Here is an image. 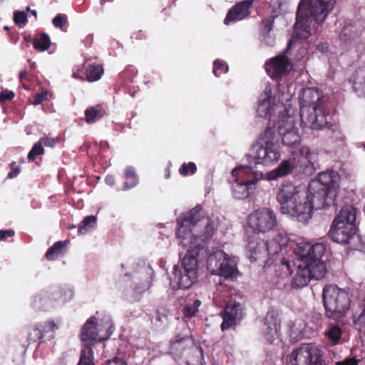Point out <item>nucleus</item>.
Returning <instances> with one entry per match:
<instances>
[{"instance_id": "nucleus-1", "label": "nucleus", "mask_w": 365, "mask_h": 365, "mask_svg": "<svg viewBox=\"0 0 365 365\" xmlns=\"http://www.w3.org/2000/svg\"><path fill=\"white\" fill-rule=\"evenodd\" d=\"M326 251L323 243L314 245L307 242L297 244L295 250L299 256L297 262V272L292 285L294 288H302L308 284L312 279H321L327 273V265L322 257Z\"/></svg>"}, {"instance_id": "nucleus-2", "label": "nucleus", "mask_w": 365, "mask_h": 365, "mask_svg": "<svg viewBox=\"0 0 365 365\" xmlns=\"http://www.w3.org/2000/svg\"><path fill=\"white\" fill-rule=\"evenodd\" d=\"M177 223L178 245L183 247L197 243H200L204 247L203 243L212 237L217 227L215 221L205 216L200 206L190 210L183 220L178 219Z\"/></svg>"}, {"instance_id": "nucleus-3", "label": "nucleus", "mask_w": 365, "mask_h": 365, "mask_svg": "<svg viewBox=\"0 0 365 365\" xmlns=\"http://www.w3.org/2000/svg\"><path fill=\"white\" fill-rule=\"evenodd\" d=\"M334 4L335 0H302L297 11L293 37L306 39L317 34Z\"/></svg>"}, {"instance_id": "nucleus-4", "label": "nucleus", "mask_w": 365, "mask_h": 365, "mask_svg": "<svg viewBox=\"0 0 365 365\" xmlns=\"http://www.w3.org/2000/svg\"><path fill=\"white\" fill-rule=\"evenodd\" d=\"M276 200L283 215L295 217L299 222H306L311 218V206L307 202V193L299 186L284 182L278 188Z\"/></svg>"}, {"instance_id": "nucleus-5", "label": "nucleus", "mask_w": 365, "mask_h": 365, "mask_svg": "<svg viewBox=\"0 0 365 365\" xmlns=\"http://www.w3.org/2000/svg\"><path fill=\"white\" fill-rule=\"evenodd\" d=\"M179 247L180 255L185 252V255L182 259L181 267L175 265L173 267L170 279V286L175 289H185L190 288L197 280L199 257L205 250L200 243L189 245L186 247Z\"/></svg>"}, {"instance_id": "nucleus-6", "label": "nucleus", "mask_w": 365, "mask_h": 365, "mask_svg": "<svg viewBox=\"0 0 365 365\" xmlns=\"http://www.w3.org/2000/svg\"><path fill=\"white\" fill-rule=\"evenodd\" d=\"M302 123L312 130H320L328 125L324 95L318 88L303 89L299 98Z\"/></svg>"}, {"instance_id": "nucleus-7", "label": "nucleus", "mask_w": 365, "mask_h": 365, "mask_svg": "<svg viewBox=\"0 0 365 365\" xmlns=\"http://www.w3.org/2000/svg\"><path fill=\"white\" fill-rule=\"evenodd\" d=\"M325 315L331 319L345 317L351 305L349 289L340 288L336 284H327L322 291Z\"/></svg>"}, {"instance_id": "nucleus-8", "label": "nucleus", "mask_w": 365, "mask_h": 365, "mask_svg": "<svg viewBox=\"0 0 365 365\" xmlns=\"http://www.w3.org/2000/svg\"><path fill=\"white\" fill-rule=\"evenodd\" d=\"M356 210L352 205L343 207L334 220L329 232L333 241L339 244L349 243L356 234Z\"/></svg>"}, {"instance_id": "nucleus-9", "label": "nucleus", "mask_w": 365, "mask_h": 365, "mask_svg": "<svg viewBox=\"0 0 365 365\" xmlns=\"http://www.w3.org/2000/svg\"><path fill=\"white\" fill-rule=\"evenodd\" d=\"M289 238L280 232L274 233L272 239L264 241L257 237L251 238L247 246V252L252 261L264 260L268 256H274L287 246Z\"/></svg>"}, {"instance_id": "nucleus-10", "label": "nucleus", "mask_w": 365, "mask_h": 365, "mask_svg": "<svg viewBox=\"0 0 365 365\" xmlns=\"http://www.w3.org/2000/svg\"><path fill=\"white\" fill-rule=\"evenodd\" d=\"M256 163L271 165L279 160L281 156L280 146L275 138L274 128L267 127L261 134L259 141L254 145Z\"/></svg>"}, {"instance_id": "nucleus-11", "label": "nucleus", "mask_w": 365, "mask_h": 365, "mask_svg": "<svg viewBox=\"0 0 365 365\" xmlns=\"http://www.w3.org/2000/svg\"><path fill=\"white\" fill-rule=\"evenodd\" d=\"M264 179L262 172L253 171L250 166L240 165L232 171L231 189L236 199H245L250 195L252 187Z\"/></svg>"}, {"instance_id": "nucleus-12", "label": "nucleus", "mask_w": 365, "mask_h": 365, "mask_svg": "<svg viewBox=\"0 0 365 365\" xmlns=\"http://www.w3.org/2000/svg\"><path fill=\"white\" fill-rule=\"evenodd\" d=\"M113 329L109 315H106L103 318H90L84 324L81 332V339L86 342L84 348L88 346L92 349V342L106 340L113 334Z\"/></svg>"}, {"instance_id": "nucleus-13", "label": "nucleus", "mask_w": 365, "mask_h": 365, "mask_svg": "<svg viewBox=\"0 0 365 365\" xmlns=\"http://www.w3.org/2000/svg\"><path fill=\"white\" fill-rule=\"evenodd\" d=\"M207 269L212 274L224 277L226 279L236 277V263L222 250H217L209 255L207 259Z\"/></svg>"}, {"instance_id": "nucleus-14", "label": "nucleus", "mask_w": 365, "mask_h": 365, "mask_svg": "<svg viewBox=\"0 0 365 365\" xmlns=\"http://www.w3.org/2000/svg\"><path fill=\"white\" fill-rule=\"evenodd\" d=\"M73 295V291L71 287L68 286L58 287L36 296L34 299L33 306L36 309L47 311L64 304L70 300Z\"/></svg>"}, {"instance_id": "nucleus-15", "label": "nucleus", "mask_w": 365, "mask_h": 365, "mask_svg": "<svg viewBox=\"0 0 365 365\" xmlns=\"http://www.w3.org/2000/svg\"><path fill=\"white\" fill-rule=\"evenodd\" d=\"M276 225L277 217L274 212L267 207L259 208L248 216L246 232L264 233L273 229Z\"/></svg>"}, {"instance_id": "nucleus-16", "label": "nucleus", "mask_w": 365, "mask_h": 365, "mask_svg": "<svg viewBox=\"0 0 365 365\" xmlns=\"http://www.w3.org/2000/svg\"><path fill=\"white\" fill-rule=\"evenodd\" d=\"M322 351L313 344H303L292 350L289 356L291 365H322Z\"/></svg>"}, {"instance_id": "nucleus-17", "label": "nucleus", "mask_w": 365, "mask_h": 365, "mask_svg": "<svg viewBox=\"0 0 365 365\" xmlns=\"http://www.w3.org/2000/svg\"><path fill=\"white\" fill-rule=\"evenodd\" d=\"M306 192L307 193V202L311 206V217L314 209H324L334 204L336 193L333 190L329 192L327 188H316V190H312L309 185Z\"/></svg>"}, {"instance_id": "nucleus-18", "label": "nucleus", "mask_w": 365, "mask_h": 365, "mask_svg": "<svg viewBox=\"0 0 365 365\" xmlns=\"http://www.w3.org/2000/svg\"><path fill=\"white\" fill-rule=\"evenodd\" d=\"M317 154L307 146H303L297 153H293L291 158L296 169L299 171L311 173L314 169Z\"/></svg>"}, {"instance_id": "nucleus-19", "label": "nucleus", "mask_w": 365, "mask_h": 365, "mask_svg": "<svg viewBox=\"0 0 365 365\" xmlns=\"http://www.w3.org/2000/svg\"><path fill=\"white\" fill-rule=\"evenodd\" d=\"M262 331L264 338L269 343H272L279 337L280 322L275 310L270 309L268 311L264 318Z\"/></svg>"}, {"instance_id": "nucleus-20", "label": "nucleus", "mask_w": 365, "mask_h": 365, "mask_svg": "<svg viewBox=\"0 0 365 365\" xmlns=\"http://www.w3.org/2000/svg\"><path fill=\"white\" fill-rule=\"evenodd\" d=\"M243 314V307L240 303L235 302L232 304L227 305L220 314L223 319L221 324L222 330H227L232 325L236 324L242 319Z\"/></svg>"}, {"instance_id": "nucleus-21", "label": "nucleus", "mask_w": 365, "mask_h": 365, "mask_svg": "<svg viewBox=\"0 0 365 365\" xmlns=\"http://www.w3.org/2000/svg\"><path fill=\"white\" fill-rule=\"evenodd\" d=\"M310 188H327L329 192L333 190L336 193V189L339 187V175L332 170L320 173L317 179L312 180L310 183Z\"/></svg>"}, {"instance_id": "nucleus-22", "label": "nucleus", "mask_w": 365, "mask_h": 365, "mask_svg": "<svg viewBox=\"0 0 365 365\" xmlns=\"http://www.w3.org/2000/svg\"><path fill=\"white\" fill-rule=\"evenodd\" d=\"M291 68L290 61L284 55L272 58L265 65L267 73L272 78L286 75Z\"/></svg>"}, {"instance_id": "nucleus-23", "label": "nucleus", "mask_w": 365, "mask_h": 365, "mask_svg": "<svg viewBox=\"0 0 365 365\" xmlns=\"http://www.w3.org/2000/svg\"><path fill=\"white\" fill-rule=\"evenodd\" d=\"M252 3V0H245L236 4L234 7L229 10L224 19V24L228 25L230 23L244 19L250 14V9Z\"/></svg>"}, {"instance_id": "nucleus-24", "label": "nucleus", "mask_w": 365, "mask_h": 365, "mask_svg": "<svg viewBox=\"0 0 365 365\" xmlns=\"http://www.w3.org/2000/svg\"><path fill=\"white\" fill-rule=\"evenodd\" d=\"M361 33L356 24H347L342 28L339 38L345 46L352 48L358 44Z\"/></svg>"}, {"instance_id": "nucleus-25", "label": "nucleus", "mask_w": 365, "mask_h": 365, "mask_svg": "<svg viewBox=\"0 0 365 365\" xmlns=\"http://www.w3.org/2000/svg\"><path fill=\"white\" fill-rule=\"evenodd\" d=\"M294 165L291 158L283 160L275 169L264 175V179L271 181L284 177L292 173L296 169Z\"/></svg>"}, {"instance_id": "nucleus-26", "label": "nucleus", "mask_w": 365, "mask_h": 365, "mask_svg": "<svg viewBox=\"0 0 365 365\" xmlns=\"http://www.w3.org/2000/svg\"><path fill=\"white\" fill-rule=\"evenodd\" d=\"M120 284L123 287L124 292L126 294H140L147 289V285L138 282V278L136 277H130L129 275L125 274L121 279Z\"/></svg>"}, {"instance_id": "nucleus-27", "label": "nucleus", "mask_w": 365, "mask_h": 365, "mask_svg": "<svg viewBox=\"0 0 365 365\" xmlns=\"http://www.w3.org/2000/svg\"><path fill=\"white\" fill-rule=\"evenodd\" d=\"M350 82L354 92L360 97H365V66L359 67L355 70Z\"/></svg>"}, {"instance_id": "nucleus-28", "label": "nucleus", "mask_w": 365, "mask_h": 365, "mask_svg": "<svg viewBox=\"0 0 365 365\" xmlns=\"http://www.w3.org/2000/svg\"><path fill=\"white\" fill-rule=\"evenodd\" d=\"M272 96V88L270 85L267 84L263 93L261 94L257 108V115L262 118H266L271 108L270 98Z\"/></svg>"}, {"instance_id": "nucleus-29", "label": "nucleus", "mask_w": 365, "mask_h": 365, "mask_svg": "<svg viewBox=\"0 0 365 365\" xmlns=\"http://www.w3.org/2000/svg\"><path fill=\"white\" fill-rule=\"evenodd\" d=\"M105 114L106 110L102 105L88 107L85 110L86 120L88 123H93L103 118Z\"/></svg>"}, {"instance_id": "nucleus-30", "label": "nucleus", "mask_w": 365, "mask_h": 365, "mask_svg": "<svg viewBox=\"0 0 365 365\" xmlns=\"http://www.w3.org/2000/svg\"><path fill=\"white\" fill-rule=\"evenodd\" d=\"M284 130V127H282L280 128L279 133L282 136L283 145L293 147L300 141V136L298 133V130H291L289 132H285Z\"/></svg>"}, {"instance_id": "nucleus-31", "label": "nucleus", "mask_w": 365, "mask_h": 365, "mask_svg": "<svg viewBox=\"0 0 365 365\" xmlns=\"http://www.w3.org/2000/svg\"><path fill=\"white\" fill-rule=\"evenodd\" d=\"M103 73L101 65L88 64L85 68V74L88 81L94 82L98 81Z\"/></svg>"}, {"instance_id": "nucleus-32", "label": "nucleus", "mask_w": 365, "mask_h": 365, "mask_svg": "<svg viewBox=\"0 0 365 365\" xmlns=\"http://www.w3.org/2000/svg\"><path fill=\"white\" fill-rule=\"evenodd\" d=\"M51 41L49 36L46 34L37 35L34 39V47L40 51H44L49 48Z\"/></svg>"}, {"instance_id": "nucleus-33", "label": "nucleus", "mask_w": 365, "mask_h": 365, "mask_svg": "<svg viewBox=\"0 0 365 365\" xmlns=\"http://www.w3.org/2000/svg\"><path fill=\"white\" fill-rule=\"evenodd\" d=\"M66 241H58L50 247L46 253V257L48 260L54 259L62 253V250L65 247Z\"/></svg>"}, {"instance_id": "nucleus-34", "label": "nucleus", "mask_w": 365, "mask_h": 365, "mask_svg": "<svg viewBox=\"0 0 365 365\" xmlns=\"http://www.w3.org/2000/svg\"><path fill=\"white\" fill-rule=\"evenodd\" d=\"M284 127L285 132H289L291 130H297L294 125V118L291 115H282L278 123V130L280 133V128Z\"/></svg>"}, {"instance_id": "nucleus-35", "label": "nucleus", "mask_w": 365, "mask_h": 365, "mask_svg": "<svg viewBox=\"0 0 365 365\" xmlns=\"http://www.w3.org/2000/svg\"><path fill=\"white\" fill-rule=\"evenodd\" d=\"M93 361V350L87 346L81 351V358L78 365H94Z\"/></svg>"}, {"instance_id": "nucleus-36", "label": "nucleus", "mask_w": 365, "mask_h": 365, "mask_svg": "<svg viewBox=\"0 0 365 365\" xmlns=\"http://www.w3.org/2000/svg\"><path fill=\"white\" fill-rule=\"evenodd\" d=\"M96 222V217L95 216L89 215L86 217L79 225L78 232L80 234H85L94 227Z\"/></svg>"}, {"instance_id": "nucleus-37", "label": "nucleus", "mask_w": 365, "mask_h": 365, "mask_svg": "<svg viewBox=\"0 0 365 365\" xmlns=\"http://www.w3.org/2000/svg\"><path fill=\"white\" fill-rule=\"evenodd\" d=\"M125 178L126 180L132 178V182L130 183L129 182H125L123 186V190H125L134 187L138 182V178L135 173L134 168L132 167H129L125 170Z\"/></svg>"}, {"instance_id": "nucleus-38", "label": "nucleus", "mask_w": 365, "mask_h": 365, "mask_svg": "<svg viewBox=\"0 0 365 365\" xmlns=\"http://www.w3.org/2000/svg\"><path fill=\"white\" fill-rule=\"evenodd\" d=\"M189 341L188 337L181 336L178 335L175 336L174 340L171 341V350L175 352L183 350L185 349V344Z\"/></svg>"}, {"instance_id": "nucleus-39", "label": "nucleus", "mask_w": 365, "mask_h": 365, "mask_svg": "<svg viewBox=\"0 0 365 365\" xmlns=\"http://www.w3.org/2000/svg\"><path fill=\"white\" fill-rule=\"evenodd\" d=\"M325 334L332 342L336 344L341 338V330L338 326H333L325 332Z\"/></svg>"}, {"instance_id": "nucleus-40", "label": "nucleus", "mask_w": 365, "mask_h": 365, "mask_svg": "<svg viewBox=\"0 0 365 365\" xmlns=\"http://www.w3.org/2000/svg\"><path fill=\"white\" fill-rule=\"evenodd\" d=\"M43 153L44 149L43 148V144L40 140H38L34 145L32 149L29 153L28 158L29 160H34L36 156L42 155Z\"/></svg>"}, {"instance_id": "nucleus-41", "label": "nucleus", "mask_w": 365, "mask_h": 365, "mask_svg": "<svg viewBox=\"0 0 365 365\" xmlns=\"http://www.w3.org/2000/svg\"><path fill=\"white\" fill-rule=\"evenodd\" d=\"M227 71L228 66L225 62L219 60L215 61L212 72L216 76H220L222 73H227Z\"/></svg>"}, {"instance_id": "nucleus-42", "label": "nucleus", "mask_w": 365, "mask_h": 365, "mask_svg": "<svg viewBox=\"0 0 365 365\" xmlns=\"http://www.w3.org/2000/svg\"><path fill=\"white\" fill-rule=\"evenodd\" d=\"M14 21L16 24L23 26L27 22V14L24 11H16L14 14Z\"/></svg>"}, {"instance_id": "nucleus-43", "label": "nucleus", "mask_w": 365, "mask_h": 365, "mask_svg": "<svg viewBox=\"0 0 365 365\" xmlns=\"http://www.w3.org/2000/svg\"><path fill=\"white\" fill-rule=\"evenodd\" d=\"M43 329H41L39 328H34L32 329L31 331L29 333L28 339L31 342H35L38 341V339H41L43 337Z\"/></svg>"}, {"instance_id": "nucleus-44", "label": "nucleus", "mask_w": 365, "mask_h": 365, "mask_svg": "<svg viewBox=\"0 0 365 365\" xmlns=\"http://www.w3.org/2000/svg\"><path fill=\"white\" fill-rule=\"evenodd\" d=\"M67 22V16L65 14H58L52 21L53 26L56 28L61 29L65 25Z\"/></svg>"}, {"instance_id": "nucleus-45", "label": "nucleus", "mask_w": 365, "mask_h": 365, "mask_svg": "<svg viewBox=\"0 0 365 365\" xmlns=\"http://www.w3.org/2000/svg\"><path fill=\"white\" fill-rule=\"evenodd\" d=\"M196 165L194 163H189L187 164L184 163L180 168V173L182 175H186L190 171L191 173H194L196 171Z\"/></svg>"}, {"instance_id": "nucleus-46", "label": "nucleus", "mask_w": 365, "mask_h": 365, "mask_svg": "<svg viewBox=\"0 0 365 365\" xmlns=\"http://www.w3.org/2000/svg\"><path fill=\"white\" fill-rule=\"evenodd\" d=\"M354 324L359 326V329L360 331L365 332V309H364L358 318L354 320Z\"/></svg>"}, {"instance_id": "nucleus-47", "label": "nucleus", "mask_w": 365, "mask_h": 365, "mask_svg": "<svg viewBox=\"0 0 365 365\" xmlns=\"http://www.w3.org/2000/svg\"><path fill=\"white\" fill-rule=\"evenodd\" d=\"M197 310H196L194 307L191 304H187L185 305V307L183 308V315L185 317H192L195 315Z\"/></svg>"}, {"instance_id": "nucleus-48", "label": "nucleus", "mask_w": 365, "mask_h": 365, "mask_svg": "<svg viewBox=\"0 0 365 365\" xmlns=\"http://www.w3.org/2000/svg\"><path fill=\"white\" fill-rule=\"evenodd\" d=\"M359 362L360 360L357 359L356 357H349L342 361H336L335 365H359Z\"/></svg>"}, {"instance_id": "nucleus-49", "label": "nucleus", "mask_w": 365, "mask_h": 365, "mask_svg": "<svg viewBox=\"0 0 365 365\" xmlns=\"http://www.w3.org/2000/svg\"><path fill=\"white\" fill-rule=\"evenodd\" d=\"M39 140L45 146L53 148L55 146L56 142L58 141V138H50L46 136L41 138Z\"/></svg>"}, {"instance_id": "nucleus-50", "label": "nucleus", "mask_w": 365, "mask_h": 365, "mask_svg": "<svg viewBox=\"0 0 365 365\" xmlns=\"http://www.w3.org/2000/svg\"><path fill=\"white\" fill-rule=\"evenodd\" d=\"M41 327L44 334L49 331L54 332L57 329L56 324L53 321L46 322Z\"/></svg>"}, {"instance_id": "nucleus-51", "label": "nucleus", "mask_w": 365, "mask_h": 365, "mask_svg": "<svg viewBox=\"0 0 365 365\" xmlns=\"http://www.w3.org/2000/svg\"><path fill=\"white\" fill-rule=\"evenodd\" d=\"M262 25L263 26L262 28V32L265 34L269 33V31L272 30L273 26V21L271 19H264L262 22Z\"/></svg>"}, {"instance_id": "nucleus-52", "label": "nucleus", "mask_w": 365, "mask_h": 365, "mask_svg": "<svg viewBox=\"0 0 365 365\" xmlns=\"http://www.w3.org/2000/svg\"><path fill=\"white\" fill-rule=\"evenodd\" d=\"M11 171L8 173V178H14L18 175V174L20 173V168L16 165V163L15 162H12L10 164Z\"/></svg>"}, {"instance_id": "nucleus-53", "label": "nucleus", "mask_w": 365, "mask_h": 365, "mask_svg": "<svg viewBox=\"0 0 365 365\" xmlns=\"http://www.w3.org/2000/svg\"><path fill=\"white\" fill-rule=\"evenodd\" d=\"M14 97V93L11 91H4L0 94V101H10Z\"/></svg>"}, {"instance_id": "nucleus-54", "label": "nucleus", "mask_w": 365, "mask_h": 365, "mask_svg": "<svg viewBox=\"0 0 365 365\" xmlns=\"http://www.w3.org/2000/svg\"><path fill=\"white\" fill-rule=\"evenodd\" d=\"M297 326L301 327L300 322H292V324L290 326V331L292 335H295L297 336L302 331L301 329L297 328Z\"/></svg>"}, {"instance_id": "nucleus-55", "label": "nucleus", "mask_w": 365, "mask_h": 365, "mask_svg": "<svg viewBox=\"0 0 365 365\" xmlns=\"http://www.w3.org/2000/svg\"><path fill=\"white\" fill-rule=\"evenodd\" d=\"M46 96V93H37L36 95H35L34 101L33 103L34 105L41 104L45 99Z\"/></svg>"}, {"instance_id": "nucleus-56", "label": "nucleus", "mask_w": 365, "mask_h": 365, "mask_svg": "<svg viewBox=\"0 0 365 365\" xmlns=\"http://www.w3.org/2000/svg\"><path fill=\"white\" fill-rule=\"evenodd\" d=\"M14 235V231L12 230H0V240L5 239L6 237H12Z\"/></svg>"}, {"instance_id": "nucleus-57", "label": "nucleus", "mask_w": 365, "mask_h": 365, "mask_svg": "<svg viewBox=\"0 0 365 365\" xmlns=\"http://www.w3.org/2000/svg\"><path fill=\"white\" fill-rule=\"evenodd\" d=\"M107 365H127V364L121 359L115 358L112 360L108 361Z\"/></svg>"}, {"instance_id": "nucleus-58", "label": "nucleus", "mask_w": 365, "mask_h": 365, "mask_svg": "<svg viewBox=\"0 0 365 365\" xmlns=\"http://www.w3.org/2000/svg\"><path fill=\"white\" fill-rule=\"evenodd\" d=\"M317 50L321 53H327L329 50V45L327 43H321L317 46Z\"/></svg>"}, {"instance_id": "nucleus-59", "label": "nucleus", "mask_w": 365, "mask_h": 365, "mask_svg": "<svg viewBox=\"0 0 365 365\" xmlns=\"http://www.w3.org/2000/svg\"><path fill=\"white\" fill-rule=\"evenodd\" d=\"M106 184L110 186H113L115 183V178L113 175H107L105 178Z\"/></svg>"}, {"instance_id": "nucleus-60", "label": "nucleus", "mask_w": 365, "mask_h": 365, "mask_svg": "<svg viewBox=\"0 0 365 365\" xmlns=\"http://www.w3.org/2000/svg\"><path fill=\"white\" fill-rule=\"evenodd\" d=\"M192 305L194 307V308L198 311V308L201 305V301L199 300V299H195L193 302V304H192Z\"/></svg>"}, {"instance_id": "nucleus-61", "label": "nucleus", "mask_w": 365, "mask_h": 365, "mask_svg": "<svg viewBox=\"0 0 365 365\" xmlns=\"http://www.w3.org/2000/svg\"><path fill=\"white\" fill-rule=\"evenodd\" d=\"M26 74H27V72H26V70H24V71H21L19 73V78H20V80L24 79V78L26 77Z\"/></svg>"}, {"instance_id": "nucleus-62", "label": "nucleus", "mask_w": 365, "mask_h": 365, "mask_svg": "<svg viewBox=\"0 0 365 365\" xmlns=\"http://www.w3.org/2000/svg\"><path fill=\"white\" fill-rule=\"evenodd\" d=\"M282 264H285L287 267L288 269H289V262L288 260H285L284 259H283L282 260Z\"/></svg>"}, {"instance_id": "nucleus-63", "label": "nucleus", "mask_w": 365, "mask_h": 365, "mask_svg": "<svg viewBox=\"0 0 365 365\" xmlns=\"http://www.w3.org/2000/svg\"><path fill=\"white\" fill-rule=\"evenodd\" d=\"M293 43H294V39H290L288 43V45H287L288 48H289L291 47V46Z\"/></svg>"}, {"instance_id": "nucleus-64", "label": "nucleus", "mask_w": 365, "mask_h": 365, "mask_svg": "<svg viewBox=\"0 0 365 365\" xmlns=\"http://www.w3.org/2000/svg\"><path fill=\"white\" fill-rule=\"evenodd\" d=\"M31 13L32 15H34L36 18L37 17V11L36 10H31Z\"/></svg>"}]
</instances>
